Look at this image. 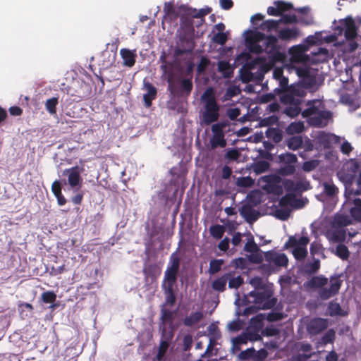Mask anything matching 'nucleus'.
Listing matches in <instances>:
<instances>
[{
	"mask_svg": "<svg viewBox=\"0 0 361 361\" xmlns=\"http://www.w3.org/2000/svg\"><path fill=\"white\" fill-rule=\"evenodd\" d=\"M306 42L309 46L300 44L292 48L294 51L293 57L302 62V64L297 67L284 68L288 71L290 69L295 71L300 78L297 83L290 85L289 90L281 92V102L287 106L283 112L291 118L302 114L300 105L307 92H314L317 89L315 77L317 70L310 67L309 64L323 63L329 58L328 49L314 46L316 39L313 36L307 37Z\"/></svg>",
	"mask_w": 361,
	"mask_h": 361,
	"instance_id": "f257e3e1",
	"label": "nucleus"
},
{
	"mask_svg": "<svg viewBox=\"0 0 361 361\" xmlns=\"http://www.w3.org/2000/svg\"><path fill=\"white\" fill-rule=\"evenodd\" d=\"M246 34L245 42L249 51L262 56L252 58L250 53L242 52L237 56L235 61L243 64L240 70L243 82H260L264 78L262 63L274 66L276 62L281 61L284 56L277 45L276 37H267L258 31L252 30L246 31Z\"/></svg>",
	"mask_w": 361,
	"mask_h": 361,
	"instance_id": "f03ea898",
	"label": "nucleus"
},
{
	"mask_svg": "<svg viewBox=\"0 0 361 361\" xmlns=\"http://www.w3.org/2000/svg\"><path fill=\"white\" fill-rule=\"evenodd\" d=\"M160 60L163 61L160 68L163 71L164 74L168 75V90L170 91L171 94L173 96L180 97H188L190 94L193 87L192 75L190 74V76L185 78L182 77L181 75L175 77L173 68H176L178 71H181L182 67L180 64L166 63L164 56H161Z\"/></svg>",
	"mask_w": 361,
	"mask_h": 361,
	"instance_id": "7ed1b4c3",
	"label": "nucleus"
},
{
	"mask_svg": "<svg viewBox=\"0 0 361 361\" xmlns=\"http://www.w3.org/2000/svg\"><path fill=\"white\" fill-rule=\"evenodd\" d=\"M359 195L354 192L344 193L345 200L343 204V212L335 216V224L346 226L353 221L361 223V199L357 197Z\"/></svg>",
	"mask_w": 361,
	"mask_h": 361,
	"instance_id": "20e7f679",
	"label": "nucleus"
},
{
	"mask_svg": "<svg viewBox=\"0 0 361 361\" xmlns=\"http://www.w3.org/2000/svg\"><path fill=\"white\" fill-rule=\"evenodd\" d=\"M245 302H252L255 305L244 310V315H249L257 309L269 310L273 308L277 302V298L274 297L272 286L261 288L259 290H252L244 295Z\"/></svg>",
	"mask_w": 361,
	"mask_h": 361,
	"instance_id": "39448f33",
	"label": "nucleus"
},
{
	"mask_svg": "<svg viewBox=\"0 0 361 361\" xmlns=\"http://www.w3.org/2000/svg\"><path fill=\"white\" fill-rule=\"evenodd\" d=\"M306 106L307 108L302 112V116L307 119L310 126L323 128L329 123L332 114L326 109L322 101L320 99L308 100Z\"/></svg>",
	"mask_w": 361,
	"mask_h": 361,
	"instance_id": "423d86ee",
	"label": "nucleus"
},
{
	"mask_svg": "<svg viewBox=\"0 0 361 361\" xmlns=\"http://www.w3.org/2000/svg\"><path fill=\"white\" fill-rule=\"evenodd\" d=\"M202 107L200 112L201 126H207L218 121L220 106L216 102L212 87H208L200 97Z\"/></svg>",
	"mask_w": 361,
	"mask_h": 361,
	"instance_id": "0eeeda50",
	"label": "nucleus"
},
{
	"mask_svg": "<svg viewBox=\"0 0 361 361\" xmlns=\"http://www.w3.org/2000/svg\"><path fill=\"white\" fill-rule=\"evenodd\" d=\"M334 34L331 35V42L338 40V37L343 35L344 38L348 40L345 45V50L349 52L354 51L358 44L353 39L357 37V29L354 20L351 17L340 20L338 24L335 25Z\"/></svg>",
	"mask_w": 361,
	"mask_h": 361,
	"instance_id": "6e6552de",
	"label": "nucleus"
},
{
	"mask_svg": "<svg viewBox=\"0 0 361 361\" xmlns=\"http://www.w3.org/2000/svg\"><path fill=\"white\" fill-rule=\"evenodd\" d=\"M328 279L324 276H313L307 283L312 288H319L318 295L322 300H327L336 295L341 288V281L337 276L330 278V286L326 287Z\"/></svg>",
	"mask_w": 361,
	"mask_h": 361,
	"instance_id": "1a4fd4ad",
	"label": "nucleus"
},
{
	"mask_svg": "<svg viewBox=\"0 0 361 361\" xmlns=\"http://www.w3.org/2000/svg\"><path fill=\"white\" fill-rule=\"evenodd\" d=\"M360 168V164L355 159H350L343 166V169L337 173V176L345 187V192L354 191L355 180Z\"/></svg>",
	"mask_w": 361,
	"mask_h": 361,
	"instance_id": "9d476101",
	"label": "nucleus"
},
{
	"mask_svg": "<svg viewBox=\"0 0 361 361\" xmlns=\"http://www.w3.org/2000/svg\"><path fill=\"white\" fill-rule=\"evenodd\" d=\"M309 243L310 239L307 236L294 235L289 237L285 246L292 249V254L296 260L303 261L308 254L307 246Z\"/></svg>",
	"mask_w": 361,
	"mask_h": 361,
	"instance_id": "9b49d317",
	"label": "nucleus"
},
{
	"mask_svg": "<svg viewBox=\"0 0 361 361\" xmlns=\"http://www.w3.org/2000/svg\"><path fill=\"white\" fill-rule=\"evenodd\" d=\"M283 68H276L273 71V78L279 83V86L275 87L272 92L264 94L262 97V99L266 102H271L276 99V97H279L281 101V96L282 92L289 90L290 85H288V79L283 75Z\"/></svg>",
	"mask_w": 361,
	"mask_h": 361,
	"instance_id": "f8f14e48",
	"label": "nucleus"
},
{
	"mask_svg": "<svg viewBox=\"0 0 361 361\" xmlns=\"http://www.w3.org/2000/svg\"><path fill=\"white\" fill-rule=\"evenodd\" d=\"M180 264V259L177 255V252H173L170 256L166 269L164 272L162 284H176L178 279Z\"/></svg>",
	"mask_w": 361,
	"mask_h": 361,
	"instance_id": "ddd939ff",
	"label": "nucleus"
},
{
	"mask_svg": "<svg viewBox=\"0 0 361 361\" xmlns=\"http://www.w3.org/2000/svg\"><path fill=\"white\" fill-rule=\"evenodd\" d=\"M226 123L224 122H218L212 126L211 130L212 135L209 139V146L211 149H216L218 147L224 148L226 146L227 142L225 139L224 129Z\"/></svg>",
	"mask_w": 361,
	"mask_h": 361,
	"instance_id": "4468645a",
	"label": "nucleus"
},
{
	"mask_svg": "<svg viewBox=\"0 0 361 361\" xmlns=\"http://www.w3.org/2000/svg\"><path fill=\"white\" fill-rule=\"evenodd\" d=\"M194 47L195 44L192 37L186 35H180L174 49L175 60L171 63H180L178 62L179 58L185 53L191 52Z\"/></svg>",
	"mask_w": 361,
	"mask_h": 361,
	"instance_id": "2eb2a0df",
	"label": "nucleus"
},
{
	"mask_svg": "<svg viewBox=\"0 0 361 361\" xmlns=\"http://www.w3.org/2000/svg\"><path fill=\"white\" fill-rule=\"evenodd\" d=\"M281 18L279 20H267L264 21L259 25L260 29L263 31L271 32L276 30L280 25V23L288 24L293 23H297L298 20L294 14H284L280 16Z\"/></svg>",
	"mask_w": 361,
	"mask_h": 361,
	"instance_id": "dca6fc26",
	"label": "nucleus"
},
{
	"mask_svg": "<svg viewBox=\"0 0 361 361\" xmlns=\"http://www.w3.org/2000/svg\"><path fill=\"white\" fill-rule=\"evenodd\" d=\"M285 190L290 195H296L311 188L309 181L305 178L294 181L286 180L283 182Z\"/></svg>",
	"mask_w": 361,
	"mask_h": 361,
	"instance_id": "f3484780",
	"label": "nucleus"
},
{
	"mask_svg": "<svg viewBox=\"0 0 361 361\" xmlns=\"http://www.w3.org/2000/svg\"><path fill=\"white\" fill-rule=\"evenodd\" d=\"M172 338V331L168 330L166 329V328L163 327L161 329V340L160 341L158 352L155 358L157 361H162L164 360V357L169 347V343Z\"/></svg>",
	"mask_w": 361,
	"mask_h": 361,
	"instance_id": "a211bd4d",
	"label": "nucleus"
},
{
	"mask_svg": "<svg viewBox=\"0 0 361 361\" xmlns=\"http://www.w3.org/2000/svg\"><path fill=\"white\" fill-rule=\"evenodd\" d=\"M264 256L266 261L273 267H286L288 262V257L284 253L269 251Z\"/></svg>",
	"mask_w": 361,
	"mask_h": 361,
	"instance_id": "6ab92c4d",
	"label": "nucleus"
},
{
	"mask_svg": "<svg viewBox=\"0 0 361 361\" xmlns=\"http://www.w3.org/2000/svg\"><path fill=\"white\" fill-rule=\"evenodd\" d=\"M343 227L335 224L334 221L332 228L326 231L325 236L331 243H342L345 239V230Z\"/></svg>",
	"mask_w": 361,
	"mask_h": 361,
	"instance_id": "aec40b11",
	"label": "nucleus"
},
{
	"mask_svg": "<svg viewBox=\"0 0 361 361\" xmlns=\"http://www.w3.org/2000/svg\"><path fill=\"white\" fill-rule=\"evenodd\" d=\"M82 171L78 166L72 167L63 171V175L68 176V183L72 188L78 189L82 179L80 176Z\"/></svg>",
	"mask_w": 361,
	"mask_h": 361,
	"instance_id": "412c9836",
	"label": "nucleus"
},
{
	"mask_svg": "<svg viewBox=\"0 0 361 361\" xmlns=\"http://www.w3.org/2000/svg\"><path fill=\"white\" fill-rule=\"evenodd\" d=\"M204 317V312L201 310L192 312L183 319V325L188 328L197 329Z\"/></svg>",
	"mask_w": 361,
	"mask_h": 361,
	"instance_id": "4be33fe9",
	"label": "nucleus"
},
{
	"mask_svg": "<svg viewBox=\"0 0 361 361\" xmlns=\"http://www.w3.org/2000/svg\"><path fill=\"white\" fill-rule=\"evenodd\" d=\"M328 326L327 320L322 318H315L310 320L308 323L307 329L309 334L316 335L324 330Z\"/></svg>",
	"mask_w": 361,
	"mask_h": 361,
	"instance_id": "5701e85b",
	"label": "nucleus"
},
{
	"mask_svg": "<svg viewBox=\"0 0 361 361\" xmlns=\"http://www.w3.org/2000/svg\"><path fill=\"white\" fill-rule=\"evenodd\" d=\"M317 141L319 144L325 149H329L331 147L333 143H338L340 142V137L324 132H322L317 135Z\"/></svg>",
	"mask_w": 361,
	"mask_h": 361,
	"instance_id": "b1692460",
	"label": "nucleus"
},
{
	"mask_svg": "<svg viewBox=\"0 0 361 361\" xmlns=\"http://www.w3.org/2000/svg\"><path fill=\"white\" fill-rule=\"evenodd\" d=\"M143 85L145 90L147 91V93L143 95L145 105L146 107H149L152 105V100L156 98L157 91L156 87L145 79L143 81Z\"/></svg>",
	"mask_w": 361,
	"mask_h": 361,
	"instance_id": "393cba45",
	"label": "nucleus"
},
{
	"mask_svg": "<svg viewBox=\"0 0 361 361\" xmlns=\"http://www.w3.org/2000/svg\"><path fill=\"white\" fill-rule=\"evenodd\" d=\"M275 4L276 5V7L269 6L267 8V13L269 16H280L282 15V13L293 8V5L291 4L285 3L283 1L275 2Z\"/></svg>",
	"mask_w": 361,
	"mask_h": 361,
	"instance_id": "a878e982",
	"label": "nucleus"
},
{
	"mask_svg": "<svg viewBox=\"0 0 361 361\" xmlns=\"http://www.w3.org/2000/svg\"><path fill=\"white\" fill-rule=\"evenodd\" d=\"M240 214L248 222L255 221L258 219L259 212L251 206L245 204L240 209Z\"/></svg>",
	"mask_w": 361,
	"mask_h": 361,
	"instance_id": "bb28decb",
	"label": "nucleus"
},
{
	"mask_svg": "<svg viewBox=\"0 0 361 361\" xmlns=\"http://www.w3.org/2000/svg\"><path fill=\"white\" fill-rule=\"evenodd\" d=\"M300 35L299 30L295 27H287L281 29L278 32V37L281 40H293Z\"/></svg>",
	"mask_w": 361,
	"mask_h": 361,
	"instance_id": "cd10ccee",
	"label": "nucleus"
},
{
	"mask_svg": "<svg viewBox=\"0 0 361 361\" xmlns=\"http://www.w3.org/2000/svg\"><path fill=\"white\" fill-rule=\"evenodd\" d=\"M120 54L123 60V65L128 67H132L135 63L136 54L135 51H131L128 49H122Z\"/></svg>",
	"mask_w": 361,
	"mask_h": 361,
	"instance_id": "c85d7f7f",
	"label": "nucleus"
},
{
	"mask_svg": "<svg viewBox=\"0 0 361 361\" xmlns=\"http://www.w3.org/2000/svg\"><path fill=\"white\" fill-rule=\"evenodd\" d=\"M229 273H226L216 279L212 283V288L217 292H224L226 290V283L229 279Z\"/></svg>",
	"mask_w": 361,
	"mask_h": 361,
	"instance_id": "c756f323",
	"label": "nucleus"
},
{
	"mask_svg": "<svg viewBox=\"0 0 361 361\" xmlns=\"http://www.w3.org/2000/svg\"><path fill=\"white\" fill-rule=\"evenodd\" d=\"M171 284H162V289L166 295V304L173 306L176 302V295L173 292V286Z\"/></svg>",
	"mask_w": 361,
	"mask_h": 361,
	"instance_id": "7c9ffc66",
	"label": "nucleus"
},
{
	"mask_svg": "<svg viewBox=\"0 0 361 361\" xmlns=\"http://www.w3.org/2000/svg\"><path fill=\"white\" fill-rule=\"evenodd\" d=\"M218 71L221 73L226 78H229L233 75V68L231 64L226 61H220L218 62Z\"/></svg>",
	"mask_w": 361,
	"mask_h": 361,
	"instance_id": "2f4dec72",
	"label": "nucleus"
},
{
	"mask_svg": "<svg viewBox=\"0 0 361 361\" xmlns=\"http://www.w3.org/2000/svg\"><path fill=\"white\" fill-rule=\"evenodd\" d=\"M310 251L312 258L316 255L325 258L324 248L319 240H314L310 244Z\"/></svg>",
	"mask_w": 361,
	"mask_h": 361,
	"instance_id": "473e14b6",
	"label": "nucleus"
},
{
	"mask_svg": "<svg viewBox=\"0 0 361 361\" xmlns=\"http://www.w3.org/2000/svg\"><path fill=\"white\" fill-rule=\"evenodd\" d=\"M313 261L307 262L304 265V271L307 274H312L316 273L320 267V261L315 257L312 258Z\"/></svg>",
	"mask_w": 361,
	"mask_h": 361,
	"instance_id": "72a5a7b5",
	"label": "nucleus"
},
{
	"mask_svg": "<svg viewBox=\"0 0 361 361\" xmlns=\"http://www.w3.org/2000/svg\"><path fill=\"white\" fill-rule=\"evenodd\" d=\"M303 140L300 136H293L287 140L286 145L288 149L297 150L302 145Z\"/></svg>",
	"mask_w": 361,
	"mask_h": 361,
	"instance_id": "f704fd0d",
	"label": "nucleus"
},
{
	"mask_svg": "<svg viewBox=\"0 0 361 361\" xmlns=\"http://www.w3.org/2000/svg\"><path fill=\"white\" fill-rule=\"evenodd\" d=\"M228 273L230 274L229 279L228 280V288L231 289L238 288L244 283L243 278L240 275L234 276L231 272Z\"/></svg>",
	"mask_w": 361,
	"mask_h": 361,
	"instance_id": "c9c22d12",
	"label": "nucleus"
},
{
	"mask_svg": "<svg viewBox=\"0 0 361 361\" xmlns=\"http://www.w3.org/2000/svg\"><path fill=\"white\" fill-rule=\"evenodd\" d=\"M224 264V260L222 259H212L209 262V274L213 275L218 273Z\"/></svg>",
	"mask_w": 361,
	"mask_h": 361,
	"instance_id": "e433bc0d",
	"label": "nucleus"
},
{
	"mask_svg": "<svg viewBox=\"0 0 361 361\" xmlns=\"http://www.w3.org/2000/svg\"><path fill=\"white\" fill-rule=\"evenodd\" d=\"M225 232V228L222 225L216 224L209 227V233L215 239H221Z\"/></svg>",
	"mask_w": 361,
	"mask_h": 361,
	"instance_id": "4c0bfd02",
	"label": "nucleus"
},
{
	"mask_svg": "<svg viewBox=\"0 0 361 361\" xmlns=\"http://www.w3.org/2000/svg\"><path fill=\"white\" fill-rule=\"evenodd\" d=\"M279 161L283 164L294 165L298 161L296 155L289 152L281 154L279 156Z\"/></svg>",
	"mask_w": 361,
	"mask_h": 361,
	"instance_id": "58836bf2",
	"label": "nucleus"
},
{
	"mask_svg": "<svg viewBox=\"0 0 361 361\" xmlns=\"http://www.w3.org/2000/svg\"><path fill=\"white\" fill-rule=\"evenodd\" d=\"M332 252H334L336 256L343 260L348 259L349 257V250L348 247L343 244H338L336 246L335 251L332 250Z\"/></svg>",
	"mask_w": 361,
	"mask_h": 361,
	"instance_id": "ea45409f",
	"label": "nucleus"
},
{
	"mask_svg": "<svg viewBox=\"0 0 361 361\" xmlns=\"http://www.w3.org/2000/svg\"><path fill=\"white\" fill-rule=\"evenodd\" d=\"M250 284L255 288L254 290H259L261 288H269L271 286L263 281L261 277L255 276L250 280Z\"/></svg>",
	"mask_w": 361,
	"mask_h": 361,
	"instance_id": "a19ab883",
	"label": "nucleus"
},
{
	"mask_svg": "<svg viewBox=\"0 0 361 361\" xmlns=\"http://www.w3.org/2000/svg\"><path fill=\"white\" fill-rule=\"evenodd\" d=\"M324 192L329 197H334L338 192V188L332 183L325 182L323 184Z\"/></svg>",
	"mask_w": 361,
	"mask_h": 361,
	"instance_id": "79ce46f5",
	"label": "nucleus"
},
{
	"mask_svg": "<svg viewBox=\"0 0 361 361\" xmlns=\"http://www.w3.org/2000/svg\"><path fill=\"white\" fill-rule=\"evenodd\" d=\"M304 129V124L302 122H293L287 128L286 130L288 134L300 133Z\"/></svg>",
	"mask_w": 361,
	"mask_h": 361,
	"instance_id": "37998d69",
	"label": "nucleus"
},
{
	"mask_svg": "<svg viewBox=\"0 0 361 361\" xmlns=\"http://www.w3.org/2000/svg\"><path fill=\"white\" fill-rule=\"evenodd\" d=\"M328 312L331 316L343 315L341 307L337 302H331L328 306Z\"/></svg>",
	"mask_w": 361,
	"mask_h": 361,
	"instance_id": "c03bdc74",
	"label": "nucleus"
},
{
	"mask_svg": "<svg viewBox=\"0 0 361 361\" xmlns=\"http://www.w3.org/2000/svg\"><path fill=\"white\" fill-rule=\"evenodd\" d=\"M269 167V164L266 161H259L254 164L253 171L257 173L265 172Z\"/></svg>",
	"mask_w": 361,
	"mask_h": 361,
	"instance_id": "a18cd8bd",
	"label": "nucleus"
},
{
	"mask_svg": "<svg viewBox=\"0 0 361 361\" xmlns=\"http://www.w3.org/2000/svg\"><path fill=\"white\" fill-rule=\"evenodd\" d=\"M58 104V98L56 97H52L51 99H49L46 101L45 103V107L47 111L51 114H56V106Z\"/></svg>",
	"mask_w": 361,
	"mask_h": 361,
	"instance_id": "49530a36",
	"label": "nucleus"
},
{
	"mask_svg": "<svg viewBox=\"0 0 361 361\" xmlns=\"http://www.w3.org/2000/svg\"><path fill=\"white\" fill-rule=\"evenodd\" d=\"M295 171V166L292 164H283L279 170V173L282 176H290L293 174Z\"/></svg>",
	"mask_w": 361,
	"mask_h": 361,
	"instance_id": "de8ad7c7",
	"label": "nucleus"
},
{
	"mask_svg": "<svg viewBox=\"0 0 361 361\" xmlns=\"http://www.w3.org/2000/svg\"><path fill=\"white\" fill-rule=\"evenodd\" d=\"M244 250L247 252L255 254L259 251V248L258 245L255 243L253 238H251L245 243L244 246Z\"/></svg>",
	"mask_w": 361,
	"mask_h": 361,
	"instance_id": "09e8293b",
	"label": "nucleus"
},
{
	"mask_svg": "<svg viewBox=\"0 0 361 361\" xmlns=\"http://www.w3.org/2000/svg\"><path fill=\"white\" fill-rule=\"evenodd\" d=\"M248 340H251V338L249 337L248 334H243L233 338L231 342L233 343V345L235 346H240L243 344H246Z\"/></svg>",
	"mask_w": 361,
	"mask_h": 361,
	"instance_id": "8fccbe9b",
	"label": "nucleus"
},
{
	"mask_svg": "<svg viewBox=\"0 0 361 361\" xmlns=\"http://www.w3.org/2000/svg\"><path fill=\"white\" fill-rule=\"evenodd\" d=\"M173 313L171 310L162 308L161 310V319L162 321V325L160 326V330L163 327H165L164 323L167 321H171L172 319Z\"/></svg>",
	"mask_w": 361,
	"mask_h": 361,
	"instance_id": "3c124183",
	"label": "nucleus"
},
{
	"mask_svg": "<svg viewBox=\"0 0 361 361\" xmlns=\"http://www.w3.org/2000/svg\"><path fill=\"white\" fill-rule=\"evenodd\" d=\"M267 136L269 138L273 139V140L277 143L279 142L281 139L282 136L281 134L279 133L276 129L274 128H269L266 132Z\"/></svg>",
	"mask_w": 361,
	"mask_h": 361,
	"instance_id": "603ef678",
	"label": "nucleus"
},
{
	"mask_svg": "<svg viewBox=\"0 0 361 361\" xmlns=\"http://www.w3.org/2000/svg\"><path fill=\"white\" fill-rule=\"evenodd\" d=\"M255 349L253 348H247L245 350L241 351L238 355V358L241 360H247L250 358H254Z\"/></svg>",
	"mask_w": 361,
	"mask_h": 361,
	"instance_id": "864d4df0",
	"label": "nucleus"
},
{
	"mask_svg": "<svg viewBox=\"0 0 361 361\" xmlns=\"http://www.w3.org/2000/svg\"><path fill=\"white\" fill-rule=\"evenodd\" d=\"M42 300L44 303H52L56 299V295L53 291H46L42 294Z\"/></svg>",
	"mask_w": 361,
	"mask_h": 361,
	"instance_id": "5fc2aeb1",
	"label": "nucleus"
},
{
	"mask_svg": "<svg viewBox=\"0 0 361 361\" xmlns=\"http://www.w3.org/2000/svg\"><path fill=\"white\" fill-rule=\"evenodd\" d=\"M275 216L279 219L285 221L290 216V210L286 208H280L275 210Z\"/></svg>",
	"mask_w": 361,
	"mask_h": 361,
	"instance_id": "6e6d98bb",
	"label": "nucleus"
},
{
	"mask_svg": "<svg viewBox=\"0 0 361 361\" xmlns=\"http://www.w3.org/2000/svg\"><path fill=\"white\" fill-rule=\"evenodd\" d=\"M211 12L212 8L210 7L207 6L200 10L194 9L191 14L194 18H200L210 13Z\"/></svg>",
	"mask_w": 361,
	"mask_h": 361,
	"instance_id": "4d7b16f0",
	"label": "nucleus"
},
{
	"mask_svg": "<svg viewBox=\"0 0 361 361\" xmlns=\"http://www.w3.org/2000/svg\"><path fill=\"white\" fill-rule=\"evenodd\" d=\"M227 40V35L224 32H217L212 38V41L218 44L224 45Z\"/></svg>",
	"mask_w": 361,
	"mask_h": 361,
	"instance_id": "13d9d810",
	"label": "nucleus"
},
{
	"mask_svg": "<svg viewBox=\"0 0 361 361\" xmlns=\"http://www.w3.org/2000/svg\"><path fill=\"white\" fill-rule=\"evenodd\" d=\"M268 356V352L267 350L262 348L256 351L255 350L254 358L255 361H264Z\"/></svg>",
	"mask_w": 361,
	"mask_h": 361,
	"instance_id": "bf43d9fd",
	"label": "nucleus"
},
{
	"mask_svg": "<svg viewBox=\"0 0 361 361\" xmlns=\"http://www.w3.org/2000/svg\"><path fill=\"white\" fill-rule=\"evenodd\" d=\"M192 336L190 334L184 336L183 339V350L184 351L190 350L192 345Z\"/></svg>",
	"mask_w": 361,
	"mask_h": 361,
	"instance_id": "052dcab7",
	"label": "nucleus"
},
{
	"mask_svg": "<svg viewBox=\"0 0 361 361\" xmlns=\"http://www.w3.org/2000/svg\"><path fill=\"white\" fill-rule=\"evenodd\" d=\"M335 338V332L333 329H329L323 336L322 340L324 344L332 343Z\"/></svg>",
	"mask_w": 361,
	"mask_h": 361,
	"instance_id": "680f3d73",
	"label": "nucleus"
},
{
	"mask_svg": "<svg viewBox=\"0 0 361 361\" xmlns=\"http://www.w3.org/2000/svg\"><path fill=\"white\" fill-rule=\"evenodd\" d=\"M228 117L234 121L240 114V110L238 108L228 109L226 111Z\"/></svg>",
	"mask_w": 361,
	"mask_h": 361,
	"instance_id": "e2e57ef3",
	"label": "nucleus"
},
{
	"mask_svg": "<svg viewBox=\"0 0 361 361\" xmlns=\"http://www.w3.org/2000/svg\"><path fill=\"white\" fill-rule=\"evenodd\" d=\"M283 314L280 312H271L268 313L267 319L269 322H276L283 319Z\"/></svg>",
	"mask_w": 361,
	"mask_h": 361,
	"instance_id": "0e129e2a",
	"label": "nucleus"
},
{
	"mask_svg": "<svg viewBox=\"0 0 361 361\" xmlns=\"http://www.w3.org/2000/svg\"><path fill=\"white\" fill-rule=\"evenodd\" d=\"M317 166L316 161H305L302 165V169L305 171L310 172L314 170Z\"/></svg>",
	"mask_w": 361,
	"mask_h": 361,
	"instance_id": "69168bd1",
	"label": "nucleus"
},
{
	"mask_svg": "<svg viewBox=\"0 0 361 361\" xmlns=\"http://www.w3.org/2000/svg\"><path fill=\"white\" fill-rule=\"evenodd\" d=\"M354 193L361 195V169L359 173L358 177L355 180V185L353 186Z\"/></svg>",
	"mask_w": 361,
	"mask_h": 361,
	"instance_id": "338daca9",
	"label": "nucleus"
},
{
	"mask_svg": "<svg viewBox=\"0 0 361 361\" xmlns=\"http://www.w3.org/2000/svg\"><path fill=\"white\" fill-rule=\"evenodd\" d=\"M353 150V147L348 141H344L341 146V151L343 154L348 155Z\"/></svg>",
	"mask_w": 361,
	"mask_h": 361,
	"instance_id": "774afa93",
	"label": "nucleus"
}]
</instances>
